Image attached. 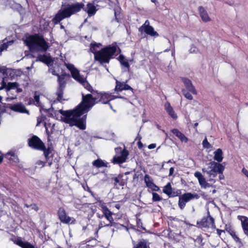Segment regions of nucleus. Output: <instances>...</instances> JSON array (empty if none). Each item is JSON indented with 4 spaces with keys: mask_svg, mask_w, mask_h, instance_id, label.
I'll return each mask as SVG.
<instances>
[{
    "mask_svg": "<svg viewBox=\"0 0 248 248\" xmlns=\"http://www.w3.org/2000/svg\"><path fill=\"white\" fill-rule=\"evenodd\" d=\"M83 6L84 5L82 3H76L62 8L53 18V22L55 24H57L63 19L69 17L72 15L79 12Z\"/></svg>",
    "mask_w": 248,
    "mask_h": 248,
    "instance_id": "nucleus-4",
    "label": "nucleus"
},
{
    "mask_svg": "<svg viewBox=\"0 0 248 248\" xmlns=\"http://www.w3.org/2000/svg\"><path fill=\"white\" fill-rule=\"evenodd\" d=\"M198 199V196L197 194H193L191 193H187L182 195L179 197L178 205L181 209H183L187 202L193 199Z\"/></svg>",
    "mask_w": 248,
    "mask_h": 248,
    "instance_id": "nucleus-11",
    "label": "nucleus"
},
{
    "mask_svg": "<svg viewBox=\"0 0 248 248\" xmlns=\"http://www.w3.org/2000/svg\"><path fill=\"white\" fill-rule=\"evenodd\" d=\"M36 61H40L44 63H47L48 62V59L45 55H39L37 57Z\"/></svg>",
    "mask_w": 248,
    "mask_h": 248,
    "instance_id": "nucleus-36",
    "label": "nucleus"
},
{
    "mask_svg": "<svg viewBox=\"0 0 248 248\" xmlns=\"http://www.w3.org/2000/svg\"><path fill=\"white\" fill-rule=\"evenodd\" d=\"M139 140H140L141 139V138L140 137H139Z\"/></svg>",
    "mask_w": 248,
    "mask_h": 248,
    "instance_id": "nucleus-60",
    "label": "nucleus"
},
{
    "mask_svg": "<svg viewBox=\"0 0 248 248\" xmlns=\"http://www.w3.org/2000/svg\"><path fill=\"white\" fill-rule=\"evenodd\" d=\"M119 61H120L122 65L124 67L128 68L129 65L127 60L125 59L124 56L123 55H120L119 57Z\"/></svg>",
    "mask_w": 248,
    "mask_h": 248,
    "instance_id": "nucleus-32",
    "label": "nucleus"
},
{
    "mask_svg": "<svg viewBox=\"0 0 248 248\" xmlns=\"http://www.w3.org/2000/svg\"><path fill=\"white\" fill-rule=\"evenodd\" d=\"M101 44H91L90 51L94 54L95 60L101 63H108L110 59L116 53H120L121 50L116 43L112 44L98 51L97 48H100Z\"/></svg>",
    "mask_w": 248,
    "mask_h": 248,
    "instance_id": "nucleus-2",
    "label": "nucleus"
},
{
    "mask_svg": "<svg viewBox=\"0 0 248 248\" xmlns=\"http://www.w3.org/2000/svg\"><path fill=\"white\" fill-rule=\"evenodd\" d=\"M163 191L164 193L168 195H170L171 194L172 189L170 184V183H168L163 187Z\"/></svg>",
    "mask_w": 248,
    "mask_h": 248,
    "instance_id": "nucleus-34",
    "label": "nucleus"
},
{
    "mask_svg": "<svg viewBox=\"0 0 248 248\" xmlns=\"http://www.w3.org/2000/svg\"><path fill=\"white\" fill-rule=\"evenodd\" d=\"M115 16L116 17V13H115Z\"/></svg>",
    "mask_w": 248,
    "mask_h": 248,
    "instance_id": "nucleus-63",
    "label": "nucleus"
},
{
    "mask_svg": "<svg viewBox=\"0 0 248 248\" xmlns=\"http://www.w3.org/2000/svg\"><path fill=\"white\" fill-rule=\"evenodd\" d=\"M36 164L38 166H40L41 167L44 166L45 163L41 160H39L37 162Z\"/></svg>",
    "mask_w": 248,
    "mask_h": 248,
    "instance_id": "nucleus-43",
    "label": "nucleus"
},
{
    "mask_svg": "<svg viewBox=\"0 0 248 248\" xmlns=\"http://www.w3.org/2000/svg\"><path fill=\"white\" fill-rule=\"evenodd\" d=\"M156 147V144L152 143L148 145V148L149 149H154Z\"/></svg>",
    "mask_w": 248,
    "mask_h": 248,
    "instance_id": "nucleus-44",
    "label": "nucleus"
},
{
    "mask_svg": "<svg viewBox=\"0 0 248 248\" xmlns=\"http://www.w3.org/2000/svg\"><path fill=\"white\" fill-rule=\"evenodd\" d=\"M8 107L14 111L29 114V110L26 108L25 106L22 103H17L14 104H8Z\"/></svg>",
    "mask_w": 248,
    "mask_h": 248,
    "instance_id": "nucleus-12",
    "label": "nucleus"
},
{
    "mask_svg": "<svg viewBox=\"0 0 248 248\" xmlns=\"http://www.w3.org/2000/svg\"><path fill=\"white\" fill-rule=\"evenodd\" d=\"M93 165L97 168H100L103 167H107V163L104 162L100 159H98L97 160H94L93 162Z\"/></svg>",
    "mask_w": 248,
    "mask_h": 248,
    "instance_id": "nucleus-31",
    "label": "nucleus"
},
{
    "mask_svg": "<svg viewBox=\"0 0 248 248\" xmlns=\"http://www.w3.org/2000/svg\"><path fill=\"white\" fill-rule=\"evenodd\" d=\"M207 167L203 168L202 170L211 178L215 177L217 173H222L225 167L221 164L215 161H211L207 164Z\"/></svg>",
    "mask_w": 248,
    "mask_h": 248,
    "instance_id": "nucleus-6",
    "label": "nucleus"
},
{
    "mask_svg": "<svg viewBox=\"0 0 248 248\" xmlns=\"http://www.w3.org/2000/svg\"><path fill=\"white\" fill-rule=\"evenodd\" d=\"M144 182L146 186L152 190L157 191L159 190V187L153 183L152 179L148 174H146L144 176Z\"/></svg>",
    "mask_w": 248,
    "mask_h": 248,
    "instance_id": "nucleus-18",
    "label": "nucleus"
},
{
    "mask_svg": "<svg viewBox=\"0 0 248 248\" xmlns=\"http://www.w3.org/2000/svg\"><path fill=\"white\" fill-rule=\"evenodd\" d=\"M172 133L176 135L182 142H186L187 141V138L181 132L177 129L172 130Z\"/></svg>",
    "mask_w": 248,
    "mask_h": 248,
    "instance_id": "nucleus-27",
    "label": "nucleus"
},
{
    "mask_svg": "<svg viewBox=\"0 0 248 248\" xmlns=\"http://www.w3.org/2000/svg\"><path fill=\"white\" fill-rule=\"evenodd\" d=\"M202 226L203 227L214 230L215 228L214 219L211 217L203 219Z\"/></svg>",
    "mask_w": 248,
    "mask_h": 248,
    "instance_id": "nucleus-20",
    "label": "nucleus"
},
{
    "mask_svg": "<svg viewBox=\"0 0 248 248\" xmlns=\"http://www.w3.org/2000/svg\"><path fill=\"white\" fill-rule=\"evenodd\" d=\"M13 43V41H9L6 43H4L2 45H1L0 47V52H2V51L7 49L8 46L10 45H12Z\"/></svg>",
    "mask_w": 248,
    "mask_h": 248,
    "instance_id": "nucleus-35",
    "label": "nucleus"
},
{
    "mask_svg": "<svg viewBox=\"0 0 248 248\" xmlns=\"http://www.w3.org/2000/svg\"><path fill=\"white\" fill-rule=\"evenodd\" d=\"M19 84L16 82H8L6 83L4 80H2L1 82V86L0 90L5 89L8 97L7 98V100H12L16 98V95H14L13 92L15 90L16 93L22 92V89L18 88Z\"/></svg>",
    "mask_w": 248,
    "mask_h": 248,
    "instance_id": "nucleus-7",
    "label": "nucleus"
},
{
    "mask_svg": "<svg viewBox=\"0 0 248 248\" xmlns=\"http://www.w3.org/2000/svg\"><path fill=\"white\" fill-rule=\"evenodd\" d=\"M221 174L219 175V178L220 179H223L224 178V176L222 173H220Z\"/></svg>",
    "mask_w": 248,
    "mask_h": 248,
    "instance_id": "nucleus-49",
    "label": "nucleus"
},
{
    "mask_svg": "<svg viewBox=\"0 0 248 248\" xmlns=\"http://www.w3.org/2000/svg\"><path fill=\"white\" fill-rule=\"evenodd\" d=\"M41 93L39 92H35L34 95L33 104L38 107H42L41 103L40 102V97Z\"/></svg>",
    "mask_w": 248,
    "mask_h": 248,
    "instance_id": "nucleus-29",
    "label": "nucleus"
},
{
    "mask_svg": "<svg viewBox=\"0 0 248 248\" xmlns=\"http://www.w3.org/2000/svg\"><path fill=\"white\" fill-rule=\"evenodd\" d=\"M103 216H102L101 217H102V218H103ZM98 217H101L100 216H99V215H98Z\"/></svg>",
    "mask_w": 248,
    "mask_h": 248,
    "instance_id": "nucleus-59",
    "label": "nucleus"
},
{
    "mask_svg": "<svg viewBox=\"0 0 248 248\" xmlns=\"http://www.w3.org/2000/svg\"><path fill=\"white\" fill-rule=\"evenodd\" d=\"M198 123H195V124H194V126H195V127H197V126H198Z\"/></svg>",
    "mask_w": 248,
    "mask_h": 248,
    "instance_id": "nucleus-52",
    "label": "nucleus"
},
{
    "mask_svg": "<svg viewBox=\"0 0 248 248\" xmlns=\"http://www.w3.org/2000/svg\"><path fill=\"white\" fill-rule=\"evenodd\" d=\"M105 223H108V222L107 221H105Z\"/></svg>",
    "mask_w": 248,
    "mask_h": 248,
    "instance_id": "nucleus-61",
    "label": "nucleus"
},
{
    "mask_svg": "<svg viewBox=\"0 0 248 248\" xmlns=\"http://www.w3.org/2000/svg\"><path fill=\"white\" fill-rule=\"evenodd\" d=\"M97 10L96 7L92 3H89L85 8V11L88 13L89 16L94 15L96 13Z\"/></svg>",
    "mask_w": 248,
    "mask_h": 248,
    "instance_id": "nucleus-25",
    "label": "nucleus"
},
{
    "mask_svg": "<svg viewBox=\"0 0 248 248\" xmlns=\"http://www.w3.org/2000/svg\"><path fill=\"white\" fill-rule=\"evenodd\" d=\"M200 12V16L203 22H207L211 20V18L209 17L208 13L202 7H200L199 9Z\"/></svg>",
    "mask_w": 248,
    "mask_h": 248,
    "instance_id": "nucleus-23",
    "label": "nucleus"
},
{
    "mask_svg": "<svg viewBox=\"0 0 248 248\" xmlns=\"http://www.w3.org/2000/svg\"><path fill=\"white\" fill-rule=\"evenodd\" d=\"M11 160H12V161H13L14 162V158L13 157Z\"/></svg>",
    "mask_w": 248,
    "mask_h": 248,
    "instance_id": "nucleus-58",
    "label": "nucleus"
},
{
    "mask_svg": "<svg viewBox=\"0 0 248 248\" xmlns=\"http://www.w3.org/2000/svg\"><path fill=\"white\" fill-rule=\"evenodd\" d=\"M28 144L30 147L37 150L44 151V154L46 157L48 154L47 151H45V146L42 141L36 136H33L29 139Z\"/></svg>",
    "mask_w": 248,
    "mask_h": 248,
    "instance_id": "nucleus-8",
    "label": "nucleus"
},
{
    "mask_svg": "<svg viewBox=\"0 0 248 248\" xmlns=\"http://www.w3.org/2000/svg\"><path fill=\"white\" fill-rule=\"evenodd\" d=\"M194 176L198 179L199 183L202 187L205 188L210 186L206 181L205 179L201 172L198 171L195 172Z\"/></svg>",
    "mask_w": 248,
    "mask_h": 248,
    "instance_id": "nucleus-19",
    "label": "nucleus"
},
{
    "mask_svg": "<svg viewBox=\"0 0 248 248\" xmlns=\"http://www.w3.org/2000/svg\"><path fill=\"white\" fill-rule=\"evenodd\" d=\"M105 223H108V222L107 221H105Z\"/></svg>",
    "mask_w": 248,
    "mask_h": 248,
    "instance_id": "nucleus-62",
    "label": "nucleus"
},
{
    "mask_svg": "<svg viewBox=\"0 0 248 248\" xmlns=\"http://www.w3.org/2000/svg\"><path fill=\"white\" fill-rule=\"evenodd\" d=\"M117 97H114L111 93H97V98H99V101L103 104H107L109 101L117 98Z\"/></svg>",
    "mask_w": 248,
    "mask_h": 248,
    "instance_id": "nucleus-15",
    "label": "nucleus"
},
{
    "mask_svg": "<svg viewBox=\"0 0 248 248\" xmlns=\"http://www.w3.org/2000/svg\"><path fill=\"white\" fill-rule=\"evenodd\" d=\"M5 157L9 160H11L12 158H14V162H17L18 161L17 156L13 152H10L5 155Z\"/></svg>",
    "mask_w": 248,
    "mask_h": 248,
    "instance_id": "nucleus-33",
    "label": "nucleus"
},
{
    "mask_svg": "<svg viewBox=\"0 0 248 248\" xmlns=\"http://www.w3.org/2000/svg\"><path fill=\"white\" fill-rule=\"evenodd\" d=\"M202 145L205 148H210L211 147V144L208 142L207 139L205 138L202 141Z\"/></svg>",
    "mask_w": 248,
    "mask_h": 248,
    "instance_id": "nucleus-40",
    "label": "nucleus"
},
{
    "mask_svg": "<svg viewBox=\"0 0 248 248\" xmlns=\"http://www.w3.org/2000/svg\"><path fill=\"white\" fill-rule=\"evenodd\" d=\"M174 172V168L171 167L170 169L169 175H172Z\"/></svg>",
    "mask_w": 248,
    "mask_h": 248,
    "instance_id": "nucleus-46",
    "label": "nucleus"
},
{
    "mask_svg": "<svg viewBox=\"0 0 248 248\" xmlns=\"http://www.w3.org/2000/svg\"><path fill=\"white\" fill-rule=\"evenodd\" d=\"M184 95L187 99L189 100H192L193 99L192 95L188 93H185Z\"/></svg>",
    "mask_w": 248,
    "mask_h": 248,
    "instance_id": "nucleus-42",
    "label": "nucleus"
},
{
    "mask_svg": "<svg viewBox=\"0 0 248 248\" xmlns=\"http://www.w3.org/2000/svg\"><path fill=\"white\" fill-rule=\"evenodd\" d=\"M52 74L54 75H57L58 76V80L59 82V85H60V90L58 92V99H61L62 97V89L63 88V86L64 85V76L63 75L59 76L58 74H57L54 70H53L52 69L50 70Z\"/></svg>",
    "mask_w": 248,
    "mask_h": 248,
    "instance_id": "nucleus-17",
    "label": "nucleus"
},
{
    "mask_svg": "<svg viewBox=\"0 0 248 248\" xmlns=\"http://www.w3.org/2000/svg\"><path fill=\"white\" fill-rule=\"evenodd\" d=\"M242 172L247 177H248V170L243 168L242 170Z\"/></svg>",
    "mask_w": 248,
    "mask_h": 248,
    "instance_id": "nucleus-45",
    "label": "nucleus"
},
{
    "mask_svg": "<svg viewBox=\"0 0 248 248\" xmlns=\"http://www.w3.org/2000/svg\"><path fill=\"white\" fill-rule=\"evenodd\" d=\"M15 243L22 248H35L31 244L28 242H23L20 239H17L15 240Z\"/></svg>",
    "mask_w": 248,
    "mask_h": 248,
    "instance_id": "nucleus-28",
    "label": "nucleus"
},
{
    "mask_svg": "<svg viewBox=\"0 0 248 248\" xmlns=\"http://www.w3.org/2000/svg\"><path fill=\"white\" fill-rule=\"evenodd\" d=\"M123 90H130L133 93V89L126 84V82H120L116 80L115 91L116 92H121Z\"/></svg>",
    "mask_w": 248,
    "mask_h": 248,
    "instance_id": "nucleus-16",
    "label": "nucleus"
},
{
    "mask_svg": "<svg viewBox=\"0 0 248 248\" xmlns=\"http://www.w3.org/2000/svg\"><path fill=\"white\" fill-rule=\"evenodd\" d=\"M133 248H150L149 244L145 240L140 241Z\"/></svg>",
    "mask_w": 248,
    "mask_h": 248,
    "instance_id": "nucleus-30",
    "label": "nucleus"
},
{
    "mask_svg": "<svg viewBox=\"0 0 248 248\" xmlns=\"http://www.w3.org/2000/svg\"><path fill=\"white\" fill-rule=\"evenodd\" d=\"M128 152L126 150L121 151V155H116L113 157V162L114 163H123L124 162L128 156Z\"/></svg>",
    "mask_w": 248,
    "mask_h": 248,
    "instance_id": "nucleus-14",
    "label": "nucleus"
},
{
    "mask_svg": "<svg viewBox=\"0 0 248 248\" xmlns=\"http://www.w3.org/2000/svg\"><path fill=\"white\" fill-rule=\"evenodd\" d=\"M55 124H53L52 125V128H54V126H55Z\"/></svg>",
    "mask_w": 248,
    "mask_h": 248,
    "instance_id": "nucleus-56",
    "label": "nucleus"
},
{
    "mask_svg": "<svg viewBox=\"0 0 248 248\" xmlns=\"http://www.w3.org/2000/svg\"><path fill=\"white\" fill-rule=\"evenodd\" d=\"M115 150H116V151H117V150H121V149H120V148H116V149H115Z\"/></svg>",
    "mask_w": 248,
    "mask_h": 248,
    "instance_id": "nucleus-55",
    "label": "nucleus"
},
{
    "mask_svg": "<svg viewBox=\"0 0 248 248\" xmlns=\"http://www.w3.org/2000/svg\"><path fill=\"white\" fill-rule=\"evenodd\" d=\"M182 80L187 90L193 94H195L197 93L195 89L193 86L191 81L189 79L186 78H183Z\"/></svg>",
    "mask_w": 248,
    "mask_h": 248,
    "instance_id": "nucleus-22",
    "label": "nucleus"
},
{
    "mask_svg": "<svg viewBox=\"0 0 248 248\" xmlns=\"http://www.w3.org/2000/svg\"><path fill=\"white\" fill-rule=\"evenodd\" d=\"M24 43L32 53L45 52L49 47L48 43L42 36L38 34L30 35L24 40Z\"/></svg>",
    "mask_w": 248,
    "mask_h": 248,
    "instance_id": "nucleus-3",
    "label": "nucleus"
},
{
    "mask_svg": "<svg viewBox=\"0 0 248 248\" xmlns=\"http://www.w3.org/2000/svg\"><path fill=\"white\" fill-rule=\"evenodd\" d=\"M152 2L155 3L156 1V0H151Z\"/></svg>",
    "mask_w": 248,
    "mask_h": 248,
    "instance_id": "nucleus-53",
    "label": "nucleus"
},
{
    "mask_svg": "<svg viewBox=\"0 0 248 248\" xmlns=\"http://www.w3.org/2000/svg\"><path fill=\"white\" fill-rule=\"evenodd\" d=\"M1 100H2V97L0 96V102H1Z\"/></svg>",
    "mask_w": 248,
    "mask_h": 248,
    "instance_id": "nucleus-57",
    "label": "nucleus"
},
{
    "mask_svg": "<svg viewBox=\"0 0 248 248\" xmlns=\"http://www.w3.org/2000/svg\"><path fill=\"white\" fill-rule=\"evenodd\" d=\"M99 206L101 208L103 213L109 211L106 205V204L102 201L99 202Z\"/></svg>",
    "mask_w": 248,
    "mask_h": 248,
    "instance_id": "nucleus-37",
    "label": "nucleus"
},
{
    "mask_svg": "<svg viewBox=\"0 0 248 248\" xmlns=\"http://www.w3.org/2000/svg\"><path fill=\"white\" fill-rule=\"evenodd\" d=\"M223 159V154L221 149H218L214 152V159L217 162H221Z\"/></svg>",
    "mask_w": 248,
    "mask_h": 248,
    "instance_id": "nucleus-26",
    "label": "nucleus"
},
{
    "mask_svg": "<svg viewBox=\"0 0 248 248\" xmlns=\"http://www.w3.org/2000/svg\"><path fill=\"white\" fill-rule=\"evenodd\" d=\"M114 181H115V183H119V180H118V179L117 178H115L114 179Z\"/></svg>",
    "mask_w": 248,
    "mask_h": 248,
    "instance_id": "nucleus-51",
    "label": "nucleus"
},
{
    "mask_svg": "<svg viewBox=\"0 0 248 248\" xmlns=\"http://www.w3.org/2000/svg\"><path fill=\"white\" fill-rule=\"evenodd\" d=\"M216 190L214 189V190H213L212 193H216Z\"/></svg>",
    "mask_w": 248,
    "mask_h": 248,
    "instance_id": "nucleus-54",
    "label": "nucleus"
},
{
    "mask_svg": "<svg viewBox=\"0 0 248 248\" xmlns=\"http://www.w3.org/2000/svg\"><path fill=\"white\" fill-rule=\"evenodd\" d=\"M230 234L232 236V237L233 238L235 241L236 242L241 243V241L240 239L235 234V232L233 231H230L229 232Z\"/></svg>",
    "mask_w": 248,
    "mask_h": 248,
    "instance_id": "nucleus-38",
    "label": "nucleus"
},
{
    "mask_svg": "<svg viewBox=\"0 0 248 248\" xmlns=\"http://www.w3.org/2000/svg\"><path fill=\"white\" fill-rule=\"evenodd\" d=\"M139 31L141 33L143 32H145L148 35L151 36H158V33L154 31V28L150 26V23L148 20H146L145 23L139 29Z\"/></svg>",
    "mask_w": 248,
    "mask_h": 248,
    "instance_id": "nucleus-10",
    "label": "nucleus"
},
{
    "mask_svg": "<svg viewBox=\"0 0 248 248\" xmlns=\"http://www.w3.org/2000/svg\"><path fill=\"white\" fill-rule=\"evenodd\" d=\"M237 217L241 221L244 233L248 237V217L243 216H238Z\"/></svg>",
    "mask_w": 248,
    "mask_h": 248,
    "instance_id": "nucleus-21",
    "label": "nucleus"
},
{
    "mask_svg": "<svg viewBox=\"0 0 248 248\" xmlns=\"http://www.w3.org/2000/svg\"><path fill=\"white\" fill-rule=\"evenodd\" d=\"M104 215L105 218L107 219L108 223H106L105 221L101 220L99 223V227L102 228L104 227H111L114 225L115 222H114L113 218L112 217V213L110 211L104 213Z\"/></svg>",
    "mask_w": 248,
    "mask_h": 248,
    "instance_id": "nucleus-13",
    "label": "nucleus"
},
{
    "mask_svg": "<svg viewBox=\"0 0 248 248\" xmlns=\"http://www.w3.org/2000/svg\"><path fill=\"white\" fill-rule=\"evenodd\" d=\"M138 145L139 148H141L143 146L142 143L140 141L138 142Z\"/></svg>",
    "mask_w": 248,
    "mask_h": 248,
    "instance_id": "nucleus-48",
    "label": "nucleus"
},
{
    "mask_svg": "<svg viewBox=\"0 0 248 248\" xmlns=\"http://www.w3.org/2000/svg\"><path fill=\"white\" fill-rule=\"evenodd\" d=\"M49 126H50V124H47L46 123L45 124V126L46 127V131H48V128H49Z\"/></svg>",
    "mask_w": 248,
    "mask_h": 248,
    "instance_id": "nucleus-47",
    "label": "nucleus"
},
{
    "mask_svg": "<svg viewBox=\"0 0 248 248\" xmlns=\"http://www.w3.org/2000/svg\"><path fill=\"white\" fill-rule=\"evenodd\" d=\"M116 207L118 208V205H116Z\"/></svg>",
    "mask_w": 248,
    "mask_h": 248,
    "instance_id": "nucleus-64",
    "label": "nucleus"
},
{
    "mask_svg": "<svg viewBox=\"0 0 248 248\" xmlns=\"http://www.w3.org/2000/svg\"><path fill=\"white\" fill-rule=\"evenodd\" d=\"M3 158V156H0V163H1L2 162Z\"/></svg>",
    "mask_w": 248,
    "mask_h": 248,
    "instance_id": "nucleus-50",
    "label": "nucleus"
},
{
    "mask_svg": "<svg viewBox=\"0 0 248 248\" xmlns=\"http://www.w3.org/2000/svg\"><path fill=\"white\" fill-rule=\"evenodd\" d=\"M189 51L191 53H197L198 52V49L194 45H192Z\"/></svg>",
    "mask_w": 248,
    "mask_h": 248,
    "instance_id": "nucleus-41",
    "label": "nucleus"
},
{
    "mask_svg": "<svg viewBox=\"0 0 248 248\" xmlns=\"http://www.w3.org/2000/svg\"><path fill=\"white\" fill-rule=\"evenodd\" d=\"M66 68L70 71L72 76L74 79L79 82L84 87L90 92H93L92 87L89 84L86 80V78L80 75L79 71L75 67L73 64L65 63Z\"/></svg>",
    "mask_w": 248,
    "mask_h": 248,
    "instance_id": "nucleus-5",
    "label": "nucleus"
},
{
    "mask_svg": "<svg viewBox=\"0 0 248 248\" xmlns=\"http://www.w3.org/2000/svg\"><path fill=\"white\" fill-rule=\"evenodd\" d=\"M95 100L90 94L83 95L82 102L75 109L66 111L60 109L58 111L62 115L61 120L70 126L76 125L81 130L85 129L86 116L84 115L81 118L79 117L93 107L95 104Z\"/></svg>",
    "mask_w": 248,
    "mask_h": 248,
    "instance_id": "nucleus-1",
    "label": "nucleus"
},
{
    "mask_svg": "<svg viewBox=\"0 0 248 248\" xmlns=\"http://www.w3.org/2000/svg\"><path fill=\"white\" fill-rule=\"evenodd\" d=\"M165 108L169 115L173 119H176L177 118V115L176 113L174 111L172 107L171 106L170 104L167 102L165 104Z\"/></svg>",
    "mask_w": 248,
    "mask_h": 248,
    "instance_id": "nucleus-24",
    "label": "nucleus"
},
{
    "mask_svg": "<svg viewBox=\"0 0 248 248\" xmlns=\"http://www.w3.org/2000/svg\"><path fill=\"white\" fill-rule=\"evenodd\" d=\"M153 200L155 202L160 201L162 200V198L160 196L156 193H152Z\"/></svg>",
    "mask_w": 248,
    "mask_h": 248,
    "instance_id": "nucleus-39",
    "label": "nucleus"
},
{
    "mask_svg": "<svg viewBox=\"0 0 248 248\" xmlns=\"http://www.w3.org/2000/svg\"><path fill=\"white\" fill-rule=\"evenodd\" d=\"M58 216L60 221L64 224H74L76 222V219L74 217L67 215L66 211L63 208L61 207L59 209Z\"/></svg>",
    "mask_w": 248,
    "mask_h": 248,
    "instance_id": "nucleus-9",
    "label": "nucleus"
}]
</instances>
